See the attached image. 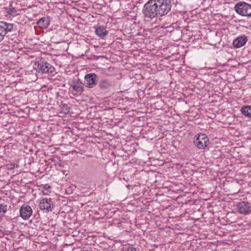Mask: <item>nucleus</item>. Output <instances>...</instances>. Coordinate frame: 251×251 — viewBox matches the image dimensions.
<instances>
[{
  "label": "nucleus",
  "mask_w": 251,
  "mask_h": 251,
  "mask_svg": "<svg viewBox=\"0 0 251 251\" xmlns=\"http://www.w3.org/2000/svg\"><path fill=\"white\" fill-rule=\"evenodd\" d=\"M85 85L87 88H93L98 84V75L95 73H89L84 76Z\"/></svg>",
  "instance_id": "4"
},
{
  "label": "nucleus",
  "mask_w": 251,
  "mask_h": 251,
  "mask_svg": "<svg viewBox=\"0 0 251 251\" xmlns=\"http://www.w3.org/2000/svg\"><path fill=\"white\" fill-rule=\"evenodd\" d=\"M247 41V37L245 35H242L234 39L233 42V45L235 48H240L244 46Z\"/></svg>",
  "instance_id": "12"
},
{
  "label": "nucleus",
  "mask_w": 251,
  "mask_h": 251,
  "mask_svg": "<svg viewBox=\"0 0 251 251\" xmlns=\"http://www.w3.org/2000/svg\"><path fill=\"white\" fill-rule=\"evenodd\" d=\"M50 22V20L49 17H42L37 22V25L42 28H47Z\"/></svg>",
  "instance_id": "13"
},
{
  "label": "nucleus",
  "mask_w": 251,
  "mask_h": 251,
  "mask_svg": "<svg viewBox=\"0 0 251 251\" xmlns=\"http://www.w3.org/2000/svg\"><path fill=\"white\" fill-rule=\"evenodd\" d=\"M51 187L48 184H44L42 186V192L44 195H48L50 192Z\"/></svg>",
  "instance_id": "17"
},
{
  "label": "nucleus",
  "mask_w": 251,
  "mask_h": 251,
  "mask_svg": "<svg viewBox=\"0 0 251 251\" xmlns=\"http://www.w3.org/2000/svg\"><path fill=\"white\" fill-rule=\"evenodd\" d=\"M241 113L248 118H251V106L246 105L242 107Z\"/></svg>",
  "instance_id": "15"
},
{
  "label": "nucleus",
  "mask_w": 251,
  "mask_h": 251,
  "mask_svg": "<svg viewBox=\"0 0 251 251\" xmlns=\"http://www.w3.org/2000/svg\"><path fill=\"white\" fill-rule=\"evenodd\" d=\"M20 214L23 220H28L32 214V209L29 205L24 204L20 209Z\"/></svg>",
  "instance_id": "10"
},
{
  "label": "nucleus",
  "mask_w": 251,
  "mask_h": 251,
  "mask_svg": "<svg viewBox=\"0 0 251 251\" xmlns=\"http://www.w3.org/2000/svg\"><path fill=\"white\" fill-rule=\"evenodd\" d=\"M95 33L99 37L103 38L107 34L108 31L104 27L100 26L95 29Z\"/></svg>",
  "instance_id": "14"
},
{
  "label": "nucleus",
  "mask_w": 251,
  "mask_h": 251,
  "mask_svg": "<svg viewBox=\"0 0 251 251\" xmlns=\"http://www.w3.org/2000/svg\"><path fill=\"white\" fill-rule=\"evenodd\" d=\"M33 67L38 73L50 75H53L55 72L54 67L42 58L36 59Z\"/></svg>",
  "instance_id": "2"
},
{
  "label": "nucleus",
  "mask_w": 251,
  "mask_h": 251,
  "mask_svg": "<svg viewBox=\"0 0 251 251\" xmlns=\"http://www.w3.org/2000/svg\"><path fill=\"white\" fill-rule=\"evenodd\" d=\"M122 251H136V249L132 246L128 245L124 247L122 249Z\"/></svg>",
  "instance_id": "19"
},
{
  "label": "nucleus",
  "mask_w": 251,
  "mask_h": 251,
  "mask_svg": "<svg viewBox=\"0 0 251 251\" xmlns=\"http://www.w3.org/2000/svg\"><path fill=\"white\" fill-rule=\"evenodd\" d=\"M171 0H149L143 8L145 19L152 20L166 15L171 10Z\"/></svg>",
  "instance_id": "1"
},
{
  "label": "nucleus",
  "mask_w": 251,
  "mask_h": 251,
  "mask_svg": "<svg viewBox=\"0 0 251 251\" xmlns=\"http://www.w3.org/2000/svg\"><path fill=\"white\" fill-rule=\"evenodd\" d=\"M39 207L41 210L45 211L46 212H50L53 209L54 204L51 199L44 198L40 200Z\"/></svg>",
  "instance_id": "6"
},
{
  "label": "nucleus",
  "mask_w": 251,
  "mask_h": 251,
  "mask_svg": "<svg viewBox=\"0 0 251 251\" xmlns=\"http://www.w3.org/2000/svg\"><path fill=\"white\" fill-rule=\"evenodd\" d=\"M73 91L77 93H81L84 91V84L79 79L74 78L72 81L71 85Z\"/></svg>",
  "instance_id": "11"
},
{
  "label": "nucleus",
  "mask_w": 251,
  "mask_h": 251,
  "mask_svg": "<svg viewBox=\"0 0 251 251\" xmlns=\"http://www.w3.org/2000/svg\"><path fill=\"white\" fill-rule=\"evenodd\" d=\"M91 251L90 250H81V251Z\"/></svg>",
  "instance_id": "22"
},
{
  "label": "nucleus",
  "mask_w": 251,
  "mask_h": 251,
  "mask_svg": "<svg viewBox=\"0 0 251 251\" xmlns=\"http://www.w3.org/2000/svg\"><path fill=\"white\" fill-rule=\"evenodd\" d=\"M7 210V205L5 204L0 203V214H4Z\"/></svg>",
  "instance_id": "18"
},
{
  "label": "nucleus",
  "mask_w": 251,
  "mask_h": 251,
  "mask_svg": "<svg viewBox=\"0 0 251 251\" xmlns=\"http://www.w3.org/2000/svg\"><path fill=\"white\" fill-rule=\"evenodd\" d=\"M14 25L5 21H0V43L3 40L5 35L14 29Z\"/></svg>",
  "instance_id": "3"
},
{
  "label": "nucleus",
  "mask_w": 251,
  "mask_h": 251,
  "mask_svg": "<svg viewBox=\"0 0 251 251\" xmlns=\"http://www.w3.org/2000/svg\"><path fill=\"white\" fill-rule=\"evenodd\" d=\"M247 15H246V17H248L251 18V4H249V7L248 8Z\"/></svg>",
  "instance_id": "20"
},
{
  "label": "nucleus",
  "mask_w": 251,
  "mask_h": 251,
  "mask_svg": "<svg viewBox=\"0 0 251 251\" xmlns=\"http://www.w3.org/2000/svg\"><path fill=\"white\" fill-rule=\"evenodd\" d=\"M14 167H15V165L14 164H8L7 165V169L8 170H12V169H13L14 168Z\"/></svg>",
  "instance_id": "21"
},
{
  "label": "nucleus",
  "mask_w": 251,
  "mask_h": 251,
  "mask_svg": "<svg viewBox=\"0 0 251 251\" xmlns=\"http://www.w3.org/2000/svg\"><path fill=\"white\" fill-rule=\"evenodd\" d=\"M239 213L247 215L251 213V203L248 202L241 201L236 204Z\"/></svg>",
  "instance_id": "8"
},
{
  "label": "nucleus",
  "mask_w": 251,
  "mask_h": 251,
  "mask_svg": "<svg viewBox=\"0 0 251 251\" xmlns=\"http://www.w3.org/2000/svg\"><path fill=\"white\" fill-rule=\"evenodd\" d=\"M209 139L204 134H199L197 138L194 140L195 145L199 149H204L207 146Z\"/></svg>",
  "instance_id": "7"
},
{
  "label": "nucleus",
  "mask_w": 251,
  "mask_h": 251,
  "mask_svg": "<svg viewBox=\"0 0 251 251\" xmlns=\"http://www.w3.org/2000/svg\"><path fill=\"white\" fill-rule=\"evenodd\" d=\"M4 11L5 13L13 17L16 16L18 15L17 10L14 7H11V6L9 7H5Z\"/></svg>",
  "instance_id": "16"
},
{
  "label": "nucleus",
  "mask_w": 251,
  "mask_h": 251,
  "mask_svg": "<svg viewBox=\"0 0 251 251\" xmlns=\"http://www.w3.org/2000/svg\"><path fill=\"white\" fill-rule=\"evenodd\" d=\"M248 7H249V3L244 1H240L235 4L234 10L239 15L246 16L247 15V11Z\"/></svg>",
  "instance_id": "9"
},
{
  "label": "nucleus",
  "mask_w": 251,
  "mask_h": 251,
  "mask_svg": "<svg viewBox=\"0 0 251 251\" xmlns=\"http://www.w3.org/2000/svg\"><path fill=\"white\" fill-rule=\"evenodd\" d=\"M98 84L99 91L104 93L110 92L113 86L112 82L108 79H100Z\"/></svg>",
  "instance_id": "5"
}]
</instances>
